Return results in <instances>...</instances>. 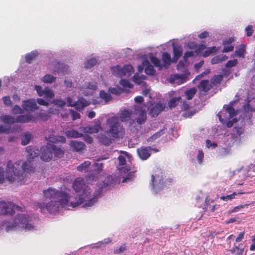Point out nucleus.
I'll return each instance as SVG.
<instances>
[{
    "label": "nucleus",
    "mask_w": 255,
    "mask_h": 255,
    "mask_svg": "<svg viewBox=\"0 0 255 255\" xmlns=\"http://www.w3.org/2000/svg\"><path fill=\"white\" fill-rule=\"evenodd\" d=\"M63 155V150L51 143H47L41 148L40 158L44 161H50L53 155L55 157L60 158Z\"/></svg>",
    "instance_id": "nucleus-4"
},
{
    "label": "nucleus",
    "mask_w": 255,
    "mask_h": 255,
    "mask_svg": "<svg viewBox=\"0 0 255 255\" xmlns=\"http://www.w3.org/2000/svg\"><path fill=\"white\" fill-rule=\"evenodd\" d=\"M26 151L27 153V160H33V159L38 156L39 150L35 146H28L26 147Z\"/></svg>",
    "instance_id": "nucleus-15"
},
{
    "label": "nucleus",
    "mask_w": 255,
    "mask_h": 255,
    "mask_svg": "<svg viewBox=\"0 0 255 255\" xmlns=\"http://www.w3.org/2000/svg\"><path fill=\"white\" fill-rule=\"evenodd\" d=\"M216 51V47L212 46L211 47H208L207 49L204 52L202 55L204 57H207L211 55L213 52Z\"/></svg>",
    "instance_id": "nucleus-47"
},
{
    "label": "nucleus",
    "mask_w": 255,
    "mask_h": 255,
    "mask_svg": "<svg viewBox=\"0 0 255 255\" xmlns=\"http://www.w3.org/2000/svg\"><path fill=\"white\" fill-rule=\"evenodd\" d=\"M190 74L188 70L185 71V74H175L170 77V81L171 82H175L178 80L180 83H183L187 80V75Z\"/></svg>",
    "instance_id": "nucleus-18"
},
{
    "label": "nucleus",
    "mask_w": 255,
    "mask_h": 255,
    "mask_svg": "<svg viewBox=\"0 0 255 255\" xmlns=\"http://www.w3.org/2000/svg\"><path fill=\"white\" fill-rule=\"evenodd\" d=\"M151 181L152 188L156 192L163 189L166 182L163 180L162 173L160 170H157L155 174L152 175Z\"/></svg>",
    "instance_id": "nucleus-7"
},
{
    "label": "nucleus",
    "mask_w": 255,
    "mask_h": 255,
    "mask_svg": "<svg viewBox=\"0 0 255 255\" xmlns=\"http://www.w3.org/2000/svg\"><path fill=\"white\" fill-rule=\"evenodd\" d=\"M131 113L129 112L128 110H125L121 112L120 117L121 120L123 122L128 121L130 118Z\"/></svg>",
    "instance_id": "nucleus-27"
},
{
    "label": "nucleus",
    "mask_w": 255,
    "mask_h": 255,
    "mask_svg": "<svg viewBox=\"0 0 255 255\" xmlns=\"http://www.w3.org/2000/svg\"><path fill=\"white\" fill-rule=\"evenodd\" d=\"M238 64V60L237 59L230 60L226 64V67H233L237 65Z\"/></svg>",
    "instance_id": "nucleus-54"
},
{
    "label": "nucleus",
    "mask_w": 255,
    "mask_h": 255,
    "mask_svg": "<svg viewBox=\"0 0 255 255\" xmlns=\"http://www.w3.org/2000/svg\"><path fill=\"white\" fill-rule=\"evenodd\" d=\"M109 92L113 94L119 95L124 92V89L120 87L110 88L109 89Z\"/></svg>",
    "instance_id": "nucleus-45"
},
{
    "label": "nucleus",
    "mask_w": 255,
    "mask_h": 255,
    "mask_svg": "<svg viewBox=\"0 0 255 255\" xmlns=\"http://www.w3.org/2000/svg\"><path fill=\"white\" fill-rule=\"evenodd\" d=\"M43 193L46 199L50 200V202L46 204L44 203H34L36 209H39L42 213L47 210L49 213L54 214L63 206L68 205L70 196L66 192L49 187L47 190H44Z\"/></svg>",
    "instance_id": "nucleus-1"
},
{
    "label": "nucleus",
    "mask_w": 255,
    "mask_h": 255,
    "mask_svg": "<svg viewBox=\"0 0 255 255\" xmlns=\"http://www.w3.org/2000/svg\"><path fill=\"white\" fill-rule=\"evenodd\" d=\"M206 48V45L204 44H200L196 48L195 52L197 54H201V52Z\"/></svg>",
    "instance_id": "nucleus-63"
},
{
    "label": "nucleus",
    "mask_w": 255,
    "mask_h": 255,
    "mask_svg": "<svg viewBox=\"0 0 255 255\" xmlns=\"http://www.w3.org/2000/svg\"><path fill=\"white\" fill-rule=\"evenodd\" d=\"M228 58V57L226 55H217L211 59V63L212 64H216L225 61Z\"/></svg>",
    "instance_id": "nucleus-29"
},
{
    "label": "nucleus",
    "mask_w": 255,
    "mask_h": 255,
    "mask_svg": "<svg viewBox=\"0 0 255 255\" xmlns=\"http://www.w3.org/2000/svg\"><path fill=\"white\" fill-rule=\"evenodd\" d=\"M101 128V122L98 121L92 126H87L82 128V131L85 133H96L99 131Z\"/></svg>",
    "instance_id": "nucleus-14"
},
{
    "label": "nucleus",
    "mask_w": 255,
    "mask_h": 255,
    "mask_svg": "<svg viewBox=\"0 0 255 255\" xmlns=\"http://www.w3.org/2000/svg\"><path fill=\"white\" fill-rule=\"evenodd\" d=\"M162 59L164 63V66L171 65L172 62L171 57L168 53L163 52L162 54Z\"/></svg>",
    "instance_id": "nucleus-30"
},
{
    "label": "nucleus",
    "mask_w": 255,
    "mask_h": 255,
    "mask_svg": "<svg viewBox=\"0 0 255 255\" xmlns=\"http://www.w3.org/2000/svg\"><path fill=\"white\" fill-rule=\"evenodd\" d=\"M46 139L49 141L48 143H64L66 141V139L64 136L59 135L56 136L53 134L50 135L48 137L46 138Z\"/></svg>",
    "instance_id": "nucleus-22"
},
{
    "label": "nucleus",
    "mask_w": 255,
    "mask_h": 255,
    "mask_svg": "<svg viewBox=\"0 0 255 255\" xmlns=\"http://www.w3.org/2000/svg\"><path fill=\"white\" fill-rule=\"evenodd\" d=\"M164 129H160L159 131L153 134L152 136H150L148 138L147 141L152 142L156 140L157 138H159L164 133Z\"/></svg>",
    "instance_id": "nucleus-36"
},
{
    "label": "nucleus",
    "mask_w": 255,
    "mask_h": 255,
    "mask_svg": "<svg viewBox=\"0 0 255 255\" xmlns=\"http://www.w3.org/2000/svg\"><path fill=\"white\" fill-rule=\"evenodd\" d=\"M173 50L174 60H175L176 61H177L182 55V53H183L182 48L181 47V46H179V45H177V46L173 45Z\"/></svg>",
    "instance_id": "nucleus-26"
},
{
    "label": "nucleus",
    "mask_w": 255,
    "mask_h": 255,
    "mask_svg": "<svg viewBox=\"0 0 255 255\" xmlns=\"http://www.w3.org/2000/svg\"><path fill=\"white\" fill-rule=\"evenodd\" d=\"M93 166L96 168V170L98 173H100L103 170V164L102 163H95Z\"/></svg>",
    "instance_id": "nucleus-55"
},
{
    "label": "nucleus",
    "mask_w": 255,
    "mask_h": 255,
    "mask_svg": "<svg viewBox=\"0 0 255 255\" xmlns=\"http://www.w3.org/2000/svg\"><path fill=\"white\" fill-rule=\"evenodd\" d=\"M43 95L49 98H52L54 97V94L52 90L48 88H45L43 93Z\"/></svg>",
    "instance_id": "nucleus-52"
},
{
    "label": "nucleus",
    "mask_w": 255,
    "mask_h": 255,
    "mask_svg": "<svg viewBox=\"0 0 255 255\" xmlns=\"http://www.w3.org/2000/svg\"><path fill=\"white\" fill-rule=\"evenodd\" d=\"M38 53L36 51H32L31 52L25 55V61L27 63H30L35 59Z\"/></svg>",
    "instance_id": "nucleus-34"
},
{
    "label": "nucleus",
    "mask_w": 255,
    "mask_h": 255,
    "mask_svg": "<svg viewBox=\"0 0 255 255\" xmlns=\"http://www.w3.org/2000/svg\"><path fill=\"white\" fill-rule=\"evenodd\" d=\"M145 108L146 106L144 104L134 106L132 114L137 116L135 120L138 125L143 124L146 120Z\"/></svg>",
    "instance_id": "nucleus-10"
},
{
    "label": "nucleus",
    "mask_w": 255,
    "mask_h": 255,
    "mask_svg": "<svg viewBox=\"0 0 255 255\" xmlns=\"http://www.w3.org/2000/svg\"><path fill=\"white\" fill-rule=\"evenodd\" d=\"M107 125L109 129L107 132L115 138H122L125 133L123 126L120 122L117 117H112L107 120Z\"/></svg>",
    "instance_id": "nucleus-5"
},
{
    "label": "nucleus",
    "mask_w": 255,
    "mask_h": 255,
    "mask_svg": "<svg viewBox=\"0 0 255 255\" xmlns=\"http://www.w3.org/2000/svg\"><path fill=\"white\" fill-rule=\"evenodd\" d=\"M180 99V97L172 98L168 103V107L170 109L175 107L178 105V102Z\"/></svg>",
    "instance_id": "nucleus-40"
},
{
    "label": "nucleus",
    "mask_w": 255,
    "mask_h": 255,
    "mask_svg": "<svg viewBox=\"0 0 255 255\" xmlns=\"http://www.w3.org/2000/svg\"><path fill=\"white\" fill-rule=\"evenodd\" d=\"M6 224L5 227V230L7 232L14 231L16 229H19L18 222H16V219L13 221V222H5Z\"/></svg>",
    "instance_id": "nucleus-23"
},
{
    "label": "nucleus",
    "mask_w": 255,
    "mask_h": 255,
    "mask_svg": "<svg viewBox=\"0 0 255 255\" xmlns=\"http://www.w3.org/2000/svg\"><path fill=\"white\" fill-rule=\"evenodd\" d=\"M245 126L244 125L237 126L233 128L231 133L232 138L235 141H240L241 139V136L244 133Z\"/></svg>",
    "instance_id": "nucleus-12"
},
{
    "label": "nucleus",
    "mask_w": 255,
    "mask_h": 255,
    "mask_svg": "<svg viewBox=\"0 0 255 255\" xmlns=\"http://www.w3.org/2000/svg\"><path fill=\"white\" fill-rule=\"evenodd\" d=\"M249 192H234L233 194L227 195V196H223L221 197V199L223 200L224 201H228V200H231L234 198L235 196L238 194H248Z\"/></svg>",
    "instance_id": "nucleus-37"
},
{
    "label": "nucleus",
    "mask_w": 255,
    "mask_h": 255,
    "mask_svg": "<svg viewBox=\"0 0 255 255\" xmlns=\"http://www.w3.org/2000/svg\"><path fill=\"white\" fill-rule=\"evenodd\" d=\"M22 107L26 111H34L38 109L35 99H30L23 101Z\"/></svg>",
    "instance_id": "nucleus-13"
},
{
    "label": "nucleus",
    "mask_w": 255,
    "mask_h": 255,
    "mask_svg": "<svg viewBox=\"0 0 255 255\" xmlns=\"http://www.w3.org/2000/svg\"><path fill=\"white\" fill-rule=\"evenodd\" d=\"M212 87L211 83H209L208 80H202L198 86L199 90L205 94H206Z\"/></svg>",
    "instance_id": "nucleus-17"
},
{
    "label": "nucleus",
    "mask_w": 255,
    "mask_h": 255,
    "mask_svg": "<svg viewBox=\"0 0 255 255\" xmlns=\"http://www.w3.org/2000/svg\"><path fill=\"white\" fill-rule=\"evenodd\" d=\"M165 108V105L161 103H156L150 110V114L151 117L157 116Z\"/></svg>",
    "instance_id": "nucleus-16"
},
{
    "label": "nucleus",
    "mask_w": 255,
    "mask_h": 255,
    "mask_svg": "<svg viewBox=\"0 0 255 255\" xmlns=\"http://www.w3.org/2000/svg\"><path fill=\"white\" fill-rule=\"evenodd\" d=\"M70 112L72 116V120L74 121L80 118V114L78 112H75L74 111L72 110L70 111Z\"/></svg>",
    "instance_id": "nucleus-56"
},
{
    "label": "nucleus",
    "mask_w": 255,
    "mask_h": 255,
    "mask_svg": "<svg viewBox=\"0 0 255 255\" xmlns=\"http://www.w3.org/2000/svg\"><path fill=\"white\" fill-rule=\"evenodd\" d=\"M0 214L3 215H13L14 210L23 211V208L15 205L12 202L6 203L5 201L0 202Z\"/></svg>",
    "instance_id": "nucleus-9"
},
{
    "label": "nucleus",
    "mask_w": 255,
    "mask_h": 255,
    "mask_svg": "<svg viewBox=\"0 0 255 255\" xmlns=\"http://www.w3.org/2000/svg\"><path fill=\"white\" fill-rule=\"evenodd\" d=\"M100 141L103 144L108 146L112 143L113 139L106 135H102Z\"/></svg>",
    "instance_id": "nucleus-35"
},
{
    "label": "nucleus",
    "mask_w": 255,
    "mask_h": 255,
    "mask_svg": "<svg viewBox=\"0 0 255 255\" xmlns=\"http://www.w3.org/2000/svg\"><path fill=\"white\" fill-rule=\"evenodd\" d=\"M89 105L88 102L83 98L79 99L75 102L74 107L77 110L82 111L85 107Z\"/></svg>",
    "instance_id": "nucleus-24"
},
{
    "label": "nucleus",
    "mask_w": 255,
    "mask_h": 255,
    "mask_svg": "<svg viewBox=\"0 0 255 255\" xmlns=\"http://www.w3.org/2000/svg\"><path fill=\"white\" fill-rule=\"evenodd\" d=\"M73 188L76 192H80L82 190V193L80 194L78 197V200L75 202H71L70 203V206L73 207H76L82 203H85L83 207H90L93 205L97 201L98 198L100 196V192L98 193H95L92 198H91V190L88 186H86L84 183V180L82 178H76L73 184Z\"/></svg>",
    "instance_id": "nucleus-2"
},
{
    "label": "nucleus",
    "mask_w": 255,
    "mask_h": 255,
    "mask_svg": "<svg viewBox=\"0 0 255 255\" xmlns=\"http://www.w3.org/2000/svg\"><path fill=\"white\" fill-rule=\"evenodd\" d=\"M66 135L68 137L78 138L83 136V134L78 131L72 129L66 131Z\"/></svg>",
    "instance_id": "nucleus-32"
},
{
    "label": "nucleus",
    "mask_w": 255,
    "mask_h": 255,
    "mask_svg": "<svg viewBox=\"0 0 255 255\" xmlns=\"http://www.w3.org/2000/svg\"><path fill=\"white\" fill-rule=\"evenodd\" d=\"M35 90L36 91L38 96H42L43 95L44 89L43 90L41 86L39 85H35Z\"/></svg>",
    "instance_id": "nucleus-60"
},
{
    "label": "nucleus",
    "mask_w": 255,
    "mask_h": 255,
    "mask_svg": "<svg viewBox=\"0 0 255 255\" xmlns=\"http://www.w3.org/2000/svg\"><path fill=\"white\" fill-rule=\"evenodd\" d=\"M196 90L195 88H192L189 90H187L185 94L187 96V98L188 100H190L193 98L195 94H196Z\"/></svg>",
    "instance_id": "nucleus-48"
},
{
    "label": "nucleus",
    "mask_w": 255,
    "mask_h": 255,
    "mask_svg": "<svg viewBox=\"0 0 255 255\" xmlns=\"http://www.w3.org/2000/svg\"><path fill=\"white\" fill-rule=\"evenodd\" d=\"M52 103L59 107H63L66 105V102L61 99H54Z\"/></svg>",
    "instance_id": "nucleus-53"
},
{
    "label": "nucleus",
    "mask_w": 255,
    "mask_h": 255,
    "mask_svg": "<svg viewBox=\"0 0 255 255\" xmlns=\"http://www.w3.org/2000/svg\"><path fill=\"white\" fill-rule=\"evenodd\" d=\"M15 219L19 229L30 231L34 229V226L30 222L32 218L30 216L20 214L16 216Z\"/></svg>",
    "instance_id": "nucleus-6"
},
{
    "label": "nucleus",
    "mask_w": 255,
    "mask_h": 255,
    "mask_svg": "<svg viewBox=\"0 0 255 255\" xmlns=\"http://www.w3.org/2000/svg\"><path fill=\"white\" fill-rule=\"evenodd\" d=\"M55 80L56 77L51 74H46L42 79V81L45 83H51L54 82Z\"/></svg>",
    "instance_id": "nucleus-38"
},
{
    "label": "nucleus",
    "mask_w": 255,
    "mask_h": 255,
    "mask_svg": "<svg viewBox=\"0 0 255 255\" xmlns=\"http://www.w3.org/2000/svg\"><path fill=\"white\" fill-rule=\"evenodd\" d=\"M69 144L73 149L76 152L84 150L86 147L84 142L77 140L71 141Z\"/></svg>",
    "instance_id": "nucleus-20"
},
{
    "label": "nucleus",
    "mask_w": 255,
    "mask_h": 255,
    "mask_svg": "<svg viewBox=\"0 0 255 255\" xmlns=\"http://www.w3.org/2000/svg\"><path fill=\"white\" fill-rule=\"evenodd\" d=\"M223 80L222 75H215L211 79V83L213 86H217L222 82Z\"/></svg>",
    "instance_id": "nucleus-28"
},
{
    "label": "nucleus",
    "mask_w": 255,
    "mask_h": 255,
    "mask_svg": "<svg viewBox=\"0 0 255 255\" xmlns=\"http://www.w3.org/2000/svg\"><path fill=\"white\" fill-rule=\"evenodd\" d=\"M35 118L30 114L20 115L16 118V123H26L30 122H34Z\"/></svg>",
    "instance_id": "nucleus-19"
},
{
    "label": "nucleus",
    "mask_w": 255,
    "mask_h": 255,
    "mask_svg": "<svg viewBox=\"0 0 255 255\" xmlns=\"http://www.w3.org/2000/svg\"><path fill=\"white\" fill-rule=\"evenodd\" d=\"M3 103L7 106H11L12 103L9 96H5L2 98Z\"/></svg>",
    "instance_id": "nucleus-57"
},
{
    "label": "nucleus",
    "mask_w": 255,
    "mask_h": 255,
    "mask_svg": "<svg viewBox=\"0 0 255 255\" xmlns=\"http://www.w3.org/2000/svg\"><path fill=\"white\" fill-rule=\"evenodd\" d=\"M24 109L21 108L18 105H14L12 109V112L15 114H22L23 113Z\"/></svg>",
    "instance_id": "nucleus-51"
},
{
    "label": "nucleus",
    "mask_w": 255,
    "mask_h": 255,
    "mask_svg": "<svg viewBox=\"0 0 255 255\" xmlns=\"http://www.w3.org/2000/svg\"><path fill=\"white\" fill-rule=\"evenodd\" d=\"M230 153V148L228 147H222L219 151V156L223 157Z\"/></svg>",
    "instance_id": "nucleus-46"
},
{
    "label": "nucleus",
    "mask_w": 255,
    "mask_h": 255,
    "mask_svg": "<svg viewBox=\"0 0 255 255\" xmlns=\"http://www.w3.org/2000/svg\"><path fill=\"white\" fill-rule=\"evenodd\" d=\"M204 159V153L202 150H198V154L197 156V159L199 163H201Z\"/></svg>",
    "instance_id": "nucleus-59"
},
{
    "label": "nucleus",
    "mask_w": 255,
    "mask_h": 255,
    "mask_svg": "<svg viewBox=\"0 0 255 255\" xmlns=\"http://www.w3.org/2000/svg\"><path fill=\"white\" fill-rule=\"evenodd\" d=\"M237 114L235 109L232 106L225 105L223 110L217 115L220 121L224 124L227 120L233 118Z\"/></svg>",
    "instance_id": "nucleus-8"
},
{
    "label": "nucleus",
    "mask_w": 255,
    "mask_h": 255,
    "mask_svg": "<svg viewBox=\"0 0 255 255\" xmlns=\"http://www.w3.org/2000/svg\"><path fill=\"white\" fill-rule=\"evenodd\" d=\"M126 246L125 244L122 245L119 248L115 250L114 253L115 254H120L122 253H123L124 251L126 250Z\"/></svg>",
    "instance_id": "nucleus-58"
},
{
    "label": "nucleus",
    "mask_w": 255,
    "mask_h": 255,
    "mask_svg": "<svg viewBox=\"0 0 255 255\" xmlns=\"http://www.w3.org/2000/svg\"><path fill=\"white\" fill-rule=\"evenodd\" d=\"M91 165V162L90 161H85L80 164L77 167V169L79 171H83Z\"/></svg>",
    "instance_id": "nucleus-42"
},
{
    "label": "nucleus",
    "mask_w": 255,
    "mask_h": 255,
    "mask_svg": "<svg viewBox=\"0 0 255 255\" xmlns=\"http://www.w3.org/2000/svg\"><path fill=\"white\" fill-rule=\"evenodd\" d=\"M111 70L114 74L117 75L121 77L125 76L129 77L134 72L133 67L130 65H125L123 68L117 65L113 67Z\"/></svg>",
    "instance_id": "nucleus-11"
},
{
    "label": "nucleus",
    "mask_w": 255,
    "mask_h": 255,
    "mask_svg": "<svg viewBox=\"0 0 255 255\" xmlns=\"http://www.w3.org/2000/svg\"><path fill=\"white\" fill-rule=\"evenodd\" d=\"M120 84L125 88H132L133 87V85L127 79H121Z\"/></svg>",
    "instance_id": "nucleus-49"
},
{
    "label": "nucleus",
    "mask_w": 255,
    "mask_h": 255,
    "mask_svg": "<svg viewBox=\"0 0 255 255\" xmlns=\"http://www.w3.org/2000/svg\"><path fill=\"white\" fill-rule=\"evenodd\" d=\"M98 63V60L95 58H92L87 61L86 64L85 65V67L86 69L90 68L91 67L95 66Z\"/></svg>",
    "instance_id": "nucleus-43"
},
{
    "label": "nucleus",
    "mask_w": 255,
    "mask_h": 255,
    "mask_svg": "<svg viewBox=\"0 0 255 255\" xmlns=\"http://www.w3.org/2000/svg\"><path fill=\"white\" fill-rule=\"evenodd\" d=\"M84 140L87 143H92L93 142V138L89 135L86 134L85 135H83Z\"/></svg>",
    "instance_id": "nucleus-64"
},
{
    "label": "nucleus",
    "mask_w": 255,
    "mask_h": 255,
    "mask_svg": "<svg viewBox=\"0 0 255 255\" xmlns=\"http://www.w3.org/2000/svg\"><path fill=\"white\" fill-rule=\"evenodd\" d=\"M137 152L139 157L142 160L147 159L150 156L149 150L146 147H141L137 149Z\"/></svg>",
    "instance_id": "nucleus-21"
},
{
    "label": "nucleus",
    "mask_w": 255,
    "mask_h": 255,
    "mask_svg": "<svg viewBox=\"0 0 255 255\" xmlns=\"http://www.w3.org/2000/svg\"><path fill=\"white\" fill-rule=\"evenodd\" d=\"M145 72L147 75H153L155 74L156 71L154 69L153 66L148 64L145 68Z\"/></svg>",
    "instance_id": "nucleus-44"
},
{
    "label": "nucleus",
    "mask_w": 255,
    "mask_h": 255,
    "mask_svg": "<svg viewBox=\"0 0 255 255\" xmlns=\"http://www.w3.org/2000/svg\"><path fill=\"white\" fill-rule=\"evenodd\" d=\"M245 45L241 44L240 48L236 51V54L240 57H244L245 51Z\"/></svg>",
    "instance_id": "nucleus-50"
},
{
    "label": "nucleus",
    "mask_w": 255,
    "mask_h": 255,
    "mask_svg": "<svg viewBox=\"0 0 255 255\" xmlns=\"http://www.w3.org/2000/svg\"><path fill=\"white\" fill-rule=\"evenodd\" d=\"M32 138V135L28 132H25L21 137V144L27 145Z\"/></svg>",
    "instance_id": "nucleus-33"
},
{
    "label": "nucleus",
    "mask_w": 255,
    "mask_h": 255,
    "mask_svg": "<svg viewBox=\"0 0 255 255\" xmlns=\"http://www.w3.org/2000/svg\"><path fill=\"white\" fill-rule=\"evenodd\" d=\"M243 252V249H240L239 247H235L232 250H228L227 255H242Z\"/></svg>",
    "instance_id": "nucleus-31"
},
{
    "label": "nucleus",
    "mask_w": 255,
    "mask_h": 255,
    "mask_svg": "<svg viewBox=\"0 0 255 255\" xmlns=\"http://www.w3.org/2000/svg\"><path fill=\"white\" fill-rule=\"evenodd\" d=\"M195 52L193 51H186L184 55L183 58L185 60H186L188 58L194 56Z\"/></svg>",
    "instance_id": "nucleus-62"
},
{
    "label": "nucleus",
    "mask_w": 255,
    "mask_h": 255,
    "mask_svg": "<svg viewBox=\"0 0 255 255\" xmlns=\"http://www.w3.org/2000/svg\"><path fill=\"white\" fill-rule=\"evenodd\" d=\"M32 161L27 160L21 166L20 161L13 163L11 160H9L5 170L6 178L10 182L15 180L16 178L20 181L23 179L25 172H34V168L32 166Z\"/></svg>",
    "instance_id": "nucleus-3"
},
{
    "label": "nucleus",
    "mask_w": 255,
    "mask_h": 255,
    "mask_svg": "<svg viewBox=\"0 0 255 255\" xmlns=\"http://www.w3.org/2000/svg\"><path fill=\"white\" fill-rule=\"evenodd\" d=\"M88 88L91 90H95L97 89V83L95 81L90 82L88 86Z\"/></svg>",
    "instance_id": "nucleus-61"
},
{
    "label": "nucleus",
    "mask_w": 255,
    "mask_h": 255,
    "mask_svg": "<svg viewBox=\"0 0 255 255\" xmlns=\"http://www.w3.org/2000/svg\"><path fill=\"white\" fill-rule=\"evenodd\" d=\"M150 60L152 63L156 67L162 68L164 66L163 65L161 64V60L156 57L151 56Z\"/></svg>",
    "instance_id": "nucleus-41"
},
{
    "label": "nucleus",
    "mask_w": 255,
    "mask_h": 255,
    "mask_svg": "<svg viewBox=\"0 0 255 255\" xmlns=\"http://www.w3.org/2000/svg\"><path fill=\"white\" fill-rule=\"evenodd\" d=\"M0 121L5 124L11 125L16 123V118L9 115H3L0 117Z\"/></svg>",
    "instance_id": "nucleus-25"
},
{
    "label": "nucleus",
    "mask_w": 255,
    "mask_h": 255,
    "mask_svg": "<svg viewBox=\"0 0 255 255\" xmlns=\"http://www.w3.org/2000/svg\"><path fill=\"white\" fill-rule=\"evenodd\" d=\"M100 97L104 99L106 102H108L112 100V97L111 96L110 94L106 92L104 90H101L100 92Z\"/></svg>",
    "instance_id": "nucleus-39"
}]
</instances>
